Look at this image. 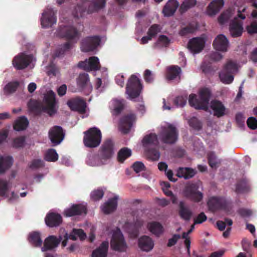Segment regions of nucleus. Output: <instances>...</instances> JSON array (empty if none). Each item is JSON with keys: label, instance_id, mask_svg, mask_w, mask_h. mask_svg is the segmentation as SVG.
Listing matches in <instances>:
<instances>
[{"label": "nucleus", "instance_id": "3c124183", "mask_svg": "<svg viewBox=\"0 0 257 257\" xmlns=\"http://www.w3.org/2000/svg\"><path fill=\"white\" fill-rule=\"evenodd\" d=\"M58 155L54 149H48L45 155V160L48 162H56L58 160Z\"/></svg>", "mask_w": 257, "mask_h": 257}, {"label": "nucleus", "instance_id": "603ef678", "mask_svg": "<svg viewBox=\"0 0 257 257\" xmlns=\"http://www.w3.org/2000/svg\"><path fill=\"white\" fill-rule=\"evenodd\" d=\"M71 48V44L70 42H66L61 47L57 49L54 54L55 57H60L64 55L65 51L69 50Z\"/></svg>", "mask_w": 257, "mask_h": 257}, {"label": "nucleus", "instance_id": "774afa93", "mask_svg": "<svg viewBox=\"0 0 257 257\" xmlns=\"http://www.w3.org/2000/svg\"><path fill=\"white\" fill-rule=\"evenodd\" d=\"M144 78L145 81L147 83H151L153 82V80H154L153 74H152V72L149 69H146L145 71V72L144 74Z\"/></svg>", "mask_w": 257, "mask_h": 257}, {"label": "nucleus", "instance_id": "412c9836", "mask_svg": "<svg viewBox=\"0 0 257 257\" xmlns=\"http://www.w3.org/2000/svg\"><path fill=\"white\" fill-rule=\"evenodd\" d=\"M86 213V206L81 204H73L70 208L66 209L64 211V215L66 217L80 215Z\"/></svg>", "mask_w": 257, "mask_h": 257}, {"label": "nucleus", "instance_id": "7ed1b4c3", "mask_svg": "<svg viewBox=\"0 0 257 257\" xmlns=\"http://www.w3.org/2000/svg\"><path fill=\"white\" fill-rule=\"evenodd\" d=\"M159 136L162 143L173 145L178 139L179 132L175 125L169 123L167 126L162 127Z\"/></svg>", "mask_w": 257, "mask_h": 257}, {"label": "nucleus", "instance_id": "c85d7f7f", "mask_svg": "<svg viewBox=\"0 0 257 257\" xmlns=\"http://www.w3.org/2000/svg\"><path fill=\"white\" fill-rule=\"evenodd\" d=\"M179 6L176 0H169L163 9L165 16L170 17L174 15Z\"/></svg>", "mask_w": 257, "mask_h": 257}, {"label": "nucleus", "instance_id": "bb28decb", "mask_svg": "<svg viewBox=\"0 0 257 257\" xmlns=\"http://www.w3.org/2000/svg\"><path fill=\"white\" fill-rule=\"evenodd\" d=\"M210 107L213 110L214 115L220 117L225 114V107L223 103L217 100H213L210 102Z\"/></svg>", "mask_w": 257, "mask_h": 257}, {"label": "nucleus", "instance_id": "a19ab883", "mask_svg": "<svg viewBox=\"0 0 257 257\" xmlns=\"http://www.w3.org/2000/svg\"><path fill=\"white\" fill-rule=\"evenodd\" d=\"M28 240L34 247H40L42 244L41 234L39 232L34 231L29 234Z\"/></svg>", "mask_w": 257, "mask_h": 257}, {"label": "nucleus", "instance_id": "680f3d73", "mask_svg": "<svg viewBox=\"0 0 257 257\" xmlns=\"http://www.w3.org/2000/svg\"><path fill=\"white\" fill-rule=\"evenodd\" d=\"M132 168L137 173L145 170L146 168L144 164L141 162H135L132 166Z\"/></svg>", "mask_w": 257, "mask_h": 257}, {"label": "nucleus", "instance_id": "338daca9", "mask_svg": "<svg viewBox=\"0 0 257 257\" xmlns=\"http://www.w3.org/2000/svg\"><path fill=\"white\" fill-rule=\"evenodd\" d=\"M248 127L253 130L257 128V119L253 117H249L246 121Z\"/></svg>", "mask_w": 257, "mask_h": 257}, {"label": "nucleus", "instance_id": "7c9ffc66", "mask_svg": "<svg viewBox=\"0 0 257 257\" xmlns=\"http://www.w3.org/2000/svg\"><path fill=\"white\" fill-rule=\"evenodd\" d=\"M224 5L223 0H214L210 3L207 7V14L212 16L216 15Z\"/></svg>", "mask_w": 257, "mask_h": 257}, {"label": "nucleus", "instance_id": "20e7f679", "mask_svg": "<svg viewBox=\"0 0 257 257\" xmlns=\"http://www.w3.org/2000/svg\"><path fill=\"white\" fill-rule=\"evenodd\" d=\"M83 143L85 146L89 148L98 147L101 141V133L99 129L96 127L89 128L84 132Z\"/></svg>", "mask_w": 257, "mask_h": 257}, {"label": "nucleus", "instance_id": "5701e85b", "mask_svg": "<svg viewBox=\"0 0 257 257\" xmlns=\"http://www.w3.org/2000/svg\"><path fill=\"white\" fill-rule=\"evenodd\" d=\"M62 240V237L59 238L54 235H50L47 237L44 243V245L41 248L42 251L52 250L58 246Z\"/></svg>", "mask_w": 257, "mask_h": 257}, {"label": "nucleus", "instance_id": "5fc2aeb1", "mask_svg": "<svg viewBox=\"0 0 257 257\" xmlns=\"http://www.w3.org/2000/svg\"><path fill=\"white\" fill-rule=\"evenodd\" d=\"M232 12L230 10H227L223 12L218 17V21L221 25L224 24L227 22L229 19L231 17Z\"/></svg>", "mask_w": 257, "mask_h": 257}, {"label": "nucleus", "instance_id": "2f4dec72", "mask_svg": "<svg viewBox=\"0 0 257 257\" xmlns=\"http://www.w3.org/2000/svg\"><path fill=\"white\" fill-rule=\"evenodd\" d=\"M196 173L195 170L188 167H180L177 169L176 176L186 180L193 178Z\"/></svg>", "mask_w": 257, "mask_h": 257}, {"label": "nucleus", "instance_id": "c9c22d12", "mask_svg": "<svg viewBox=\"0 0 257 257\" xmlns=\"http://www.w3.org/2000/svg\"><path fill=\"white\" fill-rule=\"evenodd\" d=\"M181 73V69L177 65H172L167 69L166 78L168 80H172L177 77L180 79V74Z\"/></svg>", "mask_w": 257, "mask_h": 257}, {"label": "nucleus", "instance_id": "f03ea898", "mask_svg": "<svg viewBox=\"0 0 257 257\" xmlns=\"http://www.w3.org/2000/svg\"><path fill=\"white\" fill-rule=\"evenodd\" d=\"M211 92L208 88L201 89L199 92V99L195 94H191L189 97V103L196 109L207 110L208 104L211 97Z\"/></svg>", "mask_w": 257, "mask_h": 257}, {"label": "nucleus", "instance_id": "ddd939ff", "mask_svg": "<svg viewBox=\"0 0 257 257\" xmlns=\"http://www.w3.org/2000/svg\"><path fill=\"white\" fill-rule=\"evenodd\" d=\"M100 42V39L98 36L87 37L81 42V50L84 52L93 51L96 49Z\"/></svg>", "mask_w": 257, "mask_h": 257}, {"label": "nucleus", "instance_id": "423d86ee", "mask_svg": "<svg viewBox=\"0 0 257 257\" xmlns=\"http://www.w3.org/2000/svg\"><path fill=\"white\" fill-rule=\"evenodd\" d=\"M199 186L196 183H189L185 185L183 194L187 199L195 203L201 202L203 198V194L198 190Z\"/></svg>", "mask_w": 257, "mask_h": 257}, {"label": "nucleus", "instance_id": "864d4df0", "mask_svg": "<svg viewBox=\"0 0 257 257\" xmlns=\"http://www.w3.org/2000/svg\"><path fill=\"white\" fill-rule=\"evenodd\" d=\"M190 127L196 131H200L202 128V123L197 117H193L188 121Z\"/></svg>", "mask_w": 257, "mask_h": 257}, {"label": "nucleus", "instance_id": "72a5a7b5", "mask_svg": "<svg viewBox=\"0 0 257 257\" xmlns=\"http://www.w3.org/2000/svg\"><path fill=\"white\" fill-rule=\"evenodd\" d=\"M143 225V221L137 219L134 223H131L128 226V232L132 237L136 238L139 234L140 229Z\"/></svg>", "mask_w": 257, "mask_h": 257}, {"label": "nucleus", "instance_id": "37998d69", "mask_svg": "<svg viewBox=\"0 0 257 257\" xmlns=\"http://www.w3.org/2000/svg\"><path fill=\"white\" fill-rule=\"evenodd\" d=\"M155 148L153 147L152 148L145 149L147 158L153 161H158L160 157V152Z\"/></svg>", "mask_w": 257, "mask_h": 257}, {"label": "nucleus", "instance_id": "6e6552de", "mask_svg": "<svg viewBox=\"0 0 257 257\" xmlns=\"http://www.w3.org/2000/svg\"><path fill=\"white\" fill-rule=\"evenodd\" d=\"M56 35L58 37L68 40H77L80 37V33L77 29L72 26H60L56 32Z\"/></svg>", "mask_w": 257, "mask_h": 257}, {"label": "nucleus", "instance_id": "0eeeda50", "mask_svg": "<svg viewBox=\"0 0 257 257\" xmlns=\"http://www.w3.org/2000/svg\"><path fill=\"white\" fill-rule=\"evenodd\" d=\"M110 247L112 249L119 252H124L126 250L127 244L120 229L118 227L113 232Z\"/></svg>", "mask_w": 257, "mask_h": 257}, {"label": "nucleus", "instance_id": "a18cd8bd", "mask_svg": "<svg viewBox=\"0 0 257 257\" xmlns=\"http://www.w3.org/2000/svg\"><path fill=\"white\" fill-rule=\"evenodd\" d=\"M132 155V151L127 148H123L121 149L117 154L118 161L119 162L123 163L125 160L129 158Z\"/></svg>", "mask_w": 257, "mask_h": 257}, {"label": "nucleus", "instance_id": "f3484780", "mask_svg": "<svg viewBox=\"0 0 257 257\" xmlns=\"http://www.w3.org/2000/svg\"><path fill=\"white\" fill-rule=\"evenodd\" d=\"M67 104L73 111H76L81 114L86 112V101L79 97L72 98L68 100Z\"/></svg>", "mask_w": 257, "mask_h": 257}, {"label": "nucleus", "instance_id": "4d7b16f0", "mask_svg": "<svg viewBox=\"0 0 257 257\" xmlns=\"http://www.w3.org/2000/svg\"><path fill=\"white\" fill-rule=\"evenodd\" d=\"M8 189V181L4 180H0V196H5Z\"/></svg>", "mask_w": 257, "mask_h": 257}, {"label": "nucleus", "instance_id": "0e129e2a", "mask_svg": "<svg viewBox=\"0 0 257 257\" xmlns=\"http://www.w3.org/2000/svg\"><path fill=\"white\" fill-rule=\"evenodd\" d=\"M25 142V138L24 137H20L14 139L13 146L15 148H21L24 146Z\"/></svg>", "mask_w": 257, "mask_h": 257}, {"label": "nucleus", "instance_id": "6ab92c4d", "mask_svg": "<svg viewBox=\"0 0 257 257\" xmlns=\"http://www.w3.org/2000/svg\"><path fill=\"white\" fill-rule=\"evenodd\" d=\"M177 212L180 218L185 221H189L193 216V212L184 201L178 203Z\"/></svg>", "mask_w": 257, "mask_h": 257}, {"label": "nucleus", "instance_id": "bf43d9fd", "mask_svg": "<svg viewBox=\"0 0 257 257\" xmlns=\"http://www.w3.org/2000/svg\"><path fill=\"white\" fill-rule=\"evenodd\" d=\"M160 31V25L158 24H154L149 29L147 34L152 38L155 36Z\"/></svg>", "mask_w": 257, "mask_h": 257}, {"label": "nucleus", "instance_id": "09e8293b", "mask_svg": "<svg viewBox=\"0 0 257 257\" xmlns=\"http://www.w3.org/2000/svg\"><path fill=\"white\" fill-rule=\"evenodd\" d=\"M18 81H13L8 83L4 87V91L5 94H9L15 92L19 86Z\"/></svg>", "mask_w": 257, "mask_h": 257}, {"label": "nucleus", "instance_id": "2eb2a0df", "mask_svg": "<svg viewBox=\"0 0 257 257\" xmlns=\"http://www.w3.org/2000/svg\"><path fill=\"white\" fill-rule=\"evenodd\" d=\"M49 138L53 146H57L63 140L65 133L62 127L55 125L49 131Z\"/></svg>", "mask_w": 257, "mask_h": 257}, {"label": "nucleus", "instance_id": "e2e57ef3", "mask_svg": "<svg viewBox=\"0 0 257 257\" xmlns=\"http://www.w3.org/2000/svg\"><path fill=\"white\" fill-rule=\"evenodd\" d=\"M237 213L243 218H248L252 214L251 210L244 208L239 209L237 210Z\"/></svg>", "mask_w": 257, "mask_h": 257}, {"label": "nucleus", "instance_id": "1a4fd4ad", "mask_svg": "<svg viewBox=\"0 0 257 257\" xmlns=\"http://www.w3.org/2000/svg\"><path fill=\"white\" fill-rule=\"evenodd\" d=\"M237 69L235 63L231 61H228L219 74L221 81L226 84L232 83L234 79L232 74L237 70Z\"/></svg>", "mask_w": 257, "mask_h": 257}, {"label": "nucleus", "instance_id": "ea45409f", "mask_svg": "<svg viewBox=\"0 0 257 257\" xmlns=\"http://www.w3.org/2000/svg\"><path fill=\"white\" fill-rule=\"evenodd\" d=\"M108 248V242L103 241L100 246L94 250L92 253V257H106Z\"/></svg>", "mask_w": 257, "mask_h": 257}, {"label": "nucleus", "instance_id": "b1692460", "mask_svg": "<svg viewBox=\"0 0 257 257\" xmlns=\"http://www.w3.org/2000/svg\"><path fill=\"white\" fill-rule=\"evenodd\" d=\"M215 49L217 51L225 52L228 45V41L225 36L220 34L217 36L213 43Z\"/></svg>", "mask_w": 257, "mask_h": 257}, {"label": "nucleus", "instance_id": "79ce46f5", "mask_svg": "<svg viewBox=\"0 0 257 257\" xmlns=\"http://www.w3.org/2000/svg\"><path fill=\"white\" fill-rule=\"evenodd\" d=\"M89 75L85 73H80L76 79L77 85L80 91L83 90L88 84Z\"/></svg>", "mask_w": 257, "mask_h": 257}, {"label": "nucleus", "instance_id": "4c0bfd02", "mask_svg": "<svg viewBox=\"0 0 257 257\" xmlns=\"http://www.w3.org/2000/svg\"><path fill=\"white\" fill-rule=\"evenodd\" d=\"M249 190L250 186L247 180L242 179L237 182L235 190L236 193H245L249 192Z\"/></svg>", "mask_w": 257, "mask_h": 257}, {"label": "nucleus", "instance_id": "dca6fc26", "mask_svg": "<svg viewBox=\"0 0 257 257\" xmlns=\"http://www.w3.org/2000/svg\"><path fill=\"white\" fill-rule=\"evenodd\" d=\"M114 154V143L110 139L105 140L99 150L100 157L102 160L110 159Z\"/></svg>", "mask_w": 257, "mask_h": 257}, {"label": "nucleus", "instance_id": "49530a36", "mask_svg": "<svg viewBox=\"0 0 257 257\" xmlns=\"http://www.w3.org/2000/svg\"><path fill=\"white\" fill-rule=\"evenodd\" d=\"M69 234L70 235V239L73 240H75L78 238L83 240L86 237V233L82 229H73Z\"/></svg>", "mask_w": 257, "mask_h": 257}, {"label": "nucleus", "instance_id": "c03bdc74", "mask_svg": "<svg viewBox=\"0 0 257 257\" xmlns=\"http://www.w3.org/2000/svg\"><path fill=\"white\" fill-rule=\"evenodd\" d=\"M87 13V10L84 5H77L74 8L72 14L74 18L79 19L83 17Z\"/></svg>", "mask_w": 257, "mask_h": 257}, {"label": "nucleus", "instance_id": "aec40b11", "mask_svg": "<svg viewBox=\"0 0 257 257\" xmlns=\"http://www.w3.org/2000/svg\"><path fill=\"white\" fill-rule=\"evenodd\" d=\"M135 120L136 116L134 114L126 115L120 119L119 127L123 134L128 133Z\"/></svg>", "mask_w": 257, "mask_h": 257}, {"label": "nucleus", "instance_id": "f704fd0d", "mask_svg": "<svg viewBox=\"0 0 257 257\" xmlns=\"http://www.w3.org/2000/svg\"><path fill=\"white\" fill-rule=\"evenodd\" d=\"M118 197L115 196L108 199L107 202L105 203L102 208V210L104 213L109 214L114 211L117 207Z\"/></svg>", "mask_w": 257, "mask_h": 257}, {"label": "nucleus", "instance_id": "39448f33", "mask_svg": "<svg viewBox=\"0 0 257 257\" xmlns=\"http://www.w3.org/2000/svg\"><path fill=\"white\" fill-rule=\"evenodd\" d=\"M143 86L139 78L135 75H132L128 80L126 86V93L131 99L137 98L140 95Z\"/></svg>", "mask_w": 257, "mask_h": 257}, {"label": "nucleus", "instance_id": "cd10ccee", "mask_svg": "<svg viewBox=\"0 0 257 257\" xmlns=\"http://www.w3.org/2000/svg\"><path fill=\"white\" fill-rule=\"evenodd\" d=\"M148 230L157 237L160 236L164 231V228L161 223L153 221L148 223Z\"/></svg>", "mask_w": 257, "mask_h": 257}, {"label": "nucleus", "instance_id": "c756f323", "mask_svg": "<svg viewBox=\"0 0 257 257\" xmlns=\"http://www.w3.org/2000/svg\"><path fill=\"white\" fill-rule=\"evenodd\" d=\"M154 245L152 238L148 236L144 235L139 239V246L140 248L146 251L152 249Z\"/></svg>", "mask_w": 257, "mask_h": 257}, {"label": "nucleus", "instance_id": "de8ad7c7", "mask_svg": "<svg viewBox=\"0 0 257 257\" xmlns=\"http://www.w3.org/2000/svg\"><path fill=\"white\" fill-rule=\"evenodd\" d=\"M196 4V0H184L180 7L179 11L182 14L184 13L194 7Z\"/></svg>", "mask_w": 257, "mask_h": 257}, {"label": "nucleus", "instance_id": "052dcab7", "mask_svg": "<svg viewBox=\"0 0 257 257\" xmlns=\"http://www.w3.org/2000/svg\"><path fill=\"white\" fill-rule=\"evenodd\" d=\"M186 103V98L183 96H178L174 100V104L177 107H183Z\"/></svg>", "mask_w": 257, "mask_h": 257}, {"label": "nucleus", "instance_id": "a878e982", "mask_svg": "<svg viewBox=\"0 0 257 257\" xmlns=\"http://www.w3.org/2000/svg\"><path fill=\"white\" fill-rule=\"evenodd\" d=\"M142 144L145 149L158 147L159 143L157 135L155 133H151L145 136L142 140Z\"/></svg>", "mask_w": 257, "mask_h": 257}, {"label": "nucleus", "instance_id": "393cba45", "mask_svg": "<svg viewBox=\"0 0 257 257\" xmlns=\"http://www.w3.org/2000/svg\"><path fill=\"white\" fill-rule=\"evenodd\" d=\"M243 30L242 24L238 22L237 18L231 22L229 25V32L232 37H238L241 35Z\"/></svg>", "mask_w": 257, "mask_h": 257}, {"label": "nucleus", "instance_id": "f8f14e48", "mask_svg": "<svg viewBox=\"0 0 257 257\" xmlns=\"http://www.w3.org/2000/svg\"><path fill=\"white\" fill-rule=\"evenodd\" d=\"M56 12L52 9L47 8L42 13L41 24L42 28L52 27L57 22Z\"/></svg>", "mask_w": 257, "mask_h": 257}, {"label": "nucleus", "instance_id": "8fccbe9b", "mask_svg": "<svg viewBox=\"0 0 257 257\" xmlns=\"http://www.w3.org/2000/svg\"><path fill=\"white\" fill-rule=\"evenodd\" d=\"M207 159L209 165L212 168H216L220 162L217 159V156L213 152H210L207 154Z\"/></svg>", "mask_w": 257, "mask_h": 257}, {"label": "nucleus", "instance_id": "473e14b6", "mask_svg": "<svg viewBox=\"0 0 257 257\" xmlns=\"http://www.w3.org/2000/svg\"><path fill=\"white\" fill-rule=\"evenodd\" d=\"M13 164V159L11 156L0 155V174H4Z\"/></svg>", "mask_w": 257, "mask_h": 257}, {"label": "nucleus", "instance_id": "a211bd4d", "mask_svg": "<svg viewBox=\"0 0 257 257\" xmlns=\"http://www.w3.org/2000/svg\"><path fill=\"white\" fill-rule=\"evenodd\" d=\"M205 41L201 37H195L190 39L187 44V48L191 53L197 54L204 48Z\"/></svg>", "mask_w": 257, "mask_h": 257}, {"label": "nucleus", "instance_id": "69168bd1", "mask_svg": "<svg viewBox=\"0 0 257 257\" xmlns=\"http://www.w3.org/2000/svg\"><path fill=\"white\" fill-rule=\"evenodd\" d=\"M123 103L122 101L116 100L114 107V111L116 114H119L123 109Z\"/></svg>", "mask_w": 257, "mask_h": 257}, {"label": "nucleus", "instance_id": "4468645a", "mask_svg": "<svg viewBox=\"0 0 257 257\" xmlns=\"http://www.w3.org/2000/svg\"><path fill=\"white\" fill-rule=\"evenodd\" d=\"M78 67L86 71H97L100 69V64L98 58L95 56L90 57L89 59L80 61Z\"/></svg>", "mask_w": 257, "mask_h": 257}, {"label": "nucleus", "instance_id": "f257e3e1", "mask_svg": "<svg viewBox=\"0 0 257 257\" xmlns=\"http://www.w3.org/2000/svg\"><path fill=\"white\" fill-rule=\"evenodd\" d=\"M56 95L52 91H49L44 97L47 106H44L41 102L31 100L29 104L30 110L37 114L42 112H47L50 116H52L56 112L55 108Z\"/></svg>", "mask_w": 257, "mask_h": 257}, {"label": "nucleus", "instance_id": "e433bc0d", "mask_svg": "<svg viewBox=\"0 0 257 257\" xmlns=\"http://www.w3.org/2000/svg\"><path fill=\"white\" fill-rule=\"evenodd\" d=\"M29 125V121L25 116H22L17 118L14 122L13 128L17 131H21L27 128Z\"/></svg>", "mask_w": 257, "mask_h": 257}, {"label": "nucleus", "instance_id": "4be33fe9", "mask_svg": "<svg viewBox=\"0 0 257 257\" xmlns=\"http://www.w3.org/2000/svg\"><path fill=\"white\" fill-rule=\"evenodd\" d=\"M46 225L50 227H54L59 226L62 222V216L57 213L49 212L45 219Z\"/></svg>", "mask_w": 257, "mask_h": 257}, {"label": "nucleus", "instance_id": "9d476101", "mask_svg": "<svg viewBox=\"0 0 257 257\" xmlns=\"http://www.w3.org/2000/svg\"><path fill=\"white\" fill-rule=\"evenodd\" d=\"M208 209L211 212L225 210L227 207V202L223 197L211 196L207 202Z\"/></svg>", "mask_w": 257, "mask_h": 257}, {"label": "nucleus", "instance_id": "13d9d810", "mask_svg": "<svg viewBox=\"0 0 257 257\" xmlns=\"http://www.w3.org/2000/svg\"><path fill=\"white\" fill-rule=\"evenodd\" d=\"M195 28L192 25H188L184 28H182L179 31V35L181 36H185L189 34H191L194 32Z\"/></svg>", "mask_w": 257, "mask_h": 257}, {"label": "nucleus", "instance_id": "58836bf2", "mask_svg": "<svg viewBox=\"0 0 257 257\" xmlns=\"http://www.w3.org/2000/svg\"><path fill=\"white\" fill-rule=\"evenodd\" d=\"M106 0H93L87 9V13L91 14L96 12L105 7Z\"/></svg>", "mask_w": 257, "mask_h": 257}, {"label": "nucleus", "instance_id": "9b49d317", "mask_svg": "<svg viewBox=\"0 0 257 257\" xmlns=\"http://www.w3.org/2000/svg\"><path fill=\"white\" fill-rule=\"evenodd\" d=\"M33 56L21 53L13 59L12 64L17 70H23L27 68L32 62Z\"/></svg>", "mask_w": 257, "mask_h": 257}, {"label": "nucleus", "instance_id": "6e6d98bb", "mask_svg": "<svg viewBox=\"0 0 257 257\" xmlns=\"http://www.w3.org/2000/svg\"><path fill=\"white\" fill-rule=\"evenodd\" d=\"M104 195V192L101 189H97L91 193V198L94 201L99 200Z\"/></svg>", "mask_w": 257, "mask_h": 257}]
</instances>
